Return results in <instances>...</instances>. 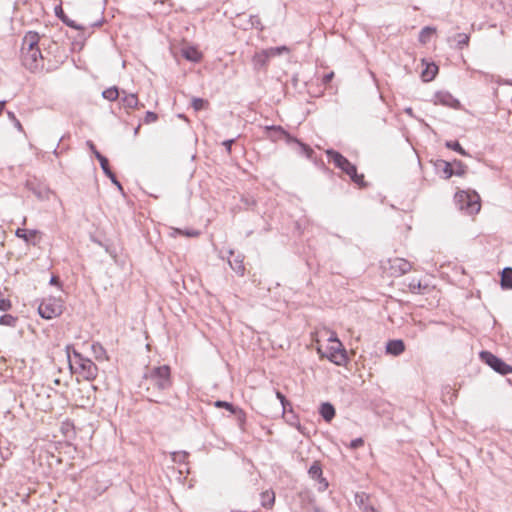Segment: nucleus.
I'll use <instances>...</instances> for the list:
<instances>
[{
	"instance_id": "f257e3e1",
	"label": "nucleus",
	"mask_w": 512,
	"mask_h": 512,
	"mask_svg": "<svg viewBox=\"0 0 512 512\" xmlns=\"http://www.w3.org/2000/svg\"><path fill=\"white\" fill-rule=\"evenodd\" d=\"M40 36L37 32L29 31L22 40L21 61L23 66L31 72L43 69V56L39 49Z\"/></svg>"
},
{
	"instance_id": "f03ea898",
	"label": "nucleus",
	"mask_w": 512,
	"mask_h": 512,
	"mask_svg": "<svg viewBox=\"0 0 512 512\" xmlns=\"http://www.w3.org/2000/svg\"><path fill=\"white\" fill-rule=\"evenodd\" d=\"M147 390L164 391L171 387V370L168 365L151 368L144 376Z\"/></svg>"
},
{
	"instance_id": "7ed1b4c3",
	"label": "nucleus",
	"mask_w": 512,
	"mask_h": 512,
	"mask_svg": "<svg viewBox=\"0 0 512 512\" xmlns=\"http://www.w3.org/2000/svg\"><path fill=\"white\" fill-rule=\"evenodd\" d=\"M326 155L328 157V160L330 162H333L337 168L341 169L344 173H346L354 183L361 187L366 185L364 182V175L358 174L356 166L352 164L341 153L333 149H328L326 150Z\"/></svg>"
},
{
	"instance_id": "20e7f679",
	"label": "nucleus",
	"mask_w": 512,
	"mask_h": 512,
	"mask_svg": "<svg viewBox=\"0 0 512 512\" xmlns=\"http://www.w3.org/2000/svg\"><path fill=\"white\" fill-rule=\"evenodd\" d=\"M455 203L468 215L477 214L481 209L480 196L475 191H459L455 194Z\"/></svg>"
},
{
	"instance_id": "39448f33",
	"label": "nucleus",
	"mask_w": 512,
	"mask_h": 512,
	"mask_svg": "<svg viewBox=\"0 0 512 512\" xmlns=\"http://www.w3.org/2000/svg\"><path fill=\"white\" fill-rule=\"evenodd\" d=\"M74 366L76 372L85 380H94L98 375V367L96 364L92 360L83 357L77 351L73 352V364H71V367Z\"/></svg>"
},
{
	"instance_id": "423d86ee",
	"label": "nucleus",
	"mask_w": 512,
	"mask_h": 512,
	"mask_svg": "<svg viewBox=\"0 0 512 512\" xmlns=\"http://www.w3.org/2000/svg\"><path fill=\"white\" fill-rule=\"evenodd\" d=\"M62 307L60 300L48 298L40 303L38 313L42 318L50 320L62 314Z\"/></svg>"
},
{
	"instance_id": "0eeeda50",
	"label": "nucleus",
	"mask_w": 512,
	"mask_h": 512,
	"mask_svg": "<svg viewBox=\"0 0 512 512\" xmlns=\"http://www.w3.org/2000/svg\"><path fill=\"white\" fill-rule=\"evenodd\" d=\"M481 360L501 375L510 373L511 366L489 351L480 352Z\"/></svg>"
},
{
	"instance_id": "6e6552de",
	"label": "nucleus",
	"mask_w": 512,
	"mask_h": 512,
	"mask_svg": "<svg viewBox=\"0 0 512 512\" xmlns=\"http://www.w3.org/2000/svg\"><path fill=\"white\" fill-rule=\"evenodd\" d=\"M266 136L272 141H278L280 139H285L287 144H292V141H297V139L291 136L286 130H284L281 126H266L265 127Z\"/></svg>"
},
{
	"instance_id": "1a4fd4ad",
	"label": "nucleus",
	"mask_w": 512,
	"mask_h": 512,
	"mask_svg": "<svg viewBox=\"0 0 512 512\" xmlns=\"http://www.w3.org/2000/svg\"><path fill=\"white\" fill-rule=\"evenodd\" d=\"M326 357L333 362L334 364L341 366L347 362V354L341 342H338V345L331 346L329 348V354Z\"/></svg>"
},
{
	"instance_id": "9d476101",
	"label": "nucleus",
	"mask_w": 512,
	"mask_h": 512,
	"mask_svg": "<svg viewBox=\"0 0 512 512\" xmlns=\"http://www.w3.org/2000/svg\"><path fill=\"white\" fill-rule=\"evenodd\" d=\"M310 478L318 482V491L323 492L328 488V481L322 476V467L318 461H315L309 468Z\"/></svg>"
},
{
	"instance_id": "9b49d317",
	"label": "nucleus",
	"mask_w": 512,
	"mask_h": 512,
	"mask_svg": "<svg viewBox=\"0 0 512 512\" xmlns=\"http://www.w3.org/2000/svg\"><path fill=\"white\" fill-rule=\"evenodd\" d=\"M389 264L390 271L393 276H402L408 273L412 268L410 262L403 258H394L389 260Z\"/></svg>"
},
{
	"instance_id": "f8f14e48",
	"label": "nucleus",
	"mask_w": 512,
	"mask_h": 512,
	"mask_svg": "<svg viewBox=\"0 0 512 512\" xmlns=\"http://www.w3.org/2000/svg\"><path fill=\"white\" fill-rule=\"evenodd\" d=\"M97 160L99 161L104 174L118 187V189L122 190L121 183L117 180L116 175L110 169L108 159L101 153H97Z\"/></svg>"
},
{
	"instance_id": "ddd939ff",
	"label": "nucleus",
	"mask_w": 512,
	"mask_h": 512,
	"mask_svg": "<svg viewBox=\"0 0 512 512\" xmlns=\"http://www.w3.org/2000/svg\"><path fill=\"white\" fill-rule=\"evenodd\" d=\"M435 97H436L437 103L444 105V106H448L451 108H457L460 105L459 100L454 98L448 92H439L436 94Z\"/></svg>"
},
{
	"instance_id": "4468645a",
	"label": "nucleus",
	"mask_w": 512,
	"mask_h": 512,
	"mask_svg": "<svg viewBox=\"0 0 512 512\" xmlns=\"http://www.w3.org/2000/svg\"><path fill=\"white\" fill-rule=\"evenodd\" d=\"M232 256V259L229 260L230 267L240 276L244 275L245 266L243 263L244 257L240 254L235 255L234 251L229 252Z\"/></svg>"
},
{
	"instance_id": "2eb2a0df",
	"label": "nucleus",
	"mask_w": 512,
	"mask_h": 512,
	"mask_svg": "<svg viewBox=\"0 0 512 512\" xmlns=\"http://www.w3.org/2000/svg\"><path fill=\"white\" fill-rule=\"evenodd\" d=\"M123 96L121 97V102L125 108L129 109H140L143 108L144 105L140 104L136 94H127L125 91H122Z\"/></svg>"
},
{
	"instance_id": "dca6fc26",
	"label": "nucleus",
	"mask_w": 512,
	"mask_h": 512,
	"mask_svg": "<svg viewBox=\"0 0 512 512\" xmlns=\"http://www.w3.org/2000/svg\"><path fill=\"white\" fill-rule=\"evenodd\" d=\"M404 350H405V344L400 339L390 340V341H388V343L386 345L387 353L394 355V356H398V355L402 354L404 352Z\"/></svg>"
},
{
	"instance_id": "f3484780",
	"label": "nucleus",
	"mask_w": 512,
	"mask_h": 512,
	"mask_svg": "<svg viewBox=\"0 0 512 512\" xmlns=\"http://www.w3.org/2000/svg\"><path fill=\"white\" fill-rule=\"evenodd\" d=\"M319 412L326 422H330L335 417V408L329 402L322 403Z\"/></svg>"
},
{
	"instance_id": "a211bd4d",
	"label": "nucleus",
	"mask_w": 512,
	"mask_h": 512,
	"mask_svg": "<svg viewBox=\"0 0 512 512\" xmlns=\"http://www.w3.org/2000/svg\"><path fill=\"white\" fill-rule=\"evenodd\" d=\"M453 164L445 160H439L436 164L438 170L442 171L443 178L449 179L454 175Z\"/></svg>"
},
{
	"instance_id": "6ab92c4d",
	"label": "nucleus",
	"mask_w": 512,
	"mask_h": 512,
	"mask_svg": "<svg viewBox=\"0 0 512 512\" xmlns=\"http://www.w3.org/2000/svg\"><path fill=\"white\" fill-rule=\"evenodd\" d=\"M182 55L185 59L192 61V62H199L202 58L201 52H199L194 47H187L182 50Z\"/></svg>"
},
{
	"instance_id": "aec40b11",
	"label": "nucleus",
	"mask_w": 512,
	"mask_h": 512,
	"mask_svg": "<svg viewBox=\"0 0 512 512\" xmlns=\"http://www.w3.org/2000/svg\"><path fill=\"white\" fill-rule=\"evenodd\" d=\"M275 502V493L272 490H266L261 493V505L266 508L270 509L273 507Z\"/></svg>"
},
{
	"instance_id": "412c9836",
	"label": "nucleus",
	"mask_w": 512,
	"mask_h": 512,
	"mask_svg": "<svg viewBox=\"0 0 512 512\" xmlns=\"http://www.w3.org/2000/svg\"><path fill=\"white\" fill-rule=\"evenodd\" d=\"M501 286L506 289H512V268L506 267L501 273Z\"/></svg>"
},
{
	"instance_id": "4be33fe9",
	"label": "nucleus",
	"mask_w": 512,
	"mask_h": 512,
	"mask_svg": "<svg viewBox=\"0 0 512 512\" xmlns=\"http://www.w3.org/2000/svg\"><path fill=\"white\" fill-rule=\"evenodd\" d=\"M438 72V67L435 64L427 65L426 69L422 72V79L424 82H429L434 79Z\"/></svg>"
},
{
	"instance_id": "5701e85b",
	"label": "nucleus",
	"mask_w": 512,
	"mask_h": 512,
	"mask_svg": "<svg viewBox=\"0 0 512 512\" xmlns=\"http://www.w3.org/2000/svg\"><path fill=\"white\" fill-rule=\"evenodd\" d=\"M214 406L217 407V408H225V409H227L232 414H238V413L243 414L242 409H240L238 407H235L233 404H231L229 402H226V401L217 400L214 403Z\"/></svg>"
},
{
	"instance_id": "b1692460",
	"label": "nucleus",
	"mask_w": 512,
	"mask_h": 512,
	"mask_svg": "<svg viewBox=\"0 0 512 512\" xmlns=\"http://www.w3.org/2000/svg\"><path fill=\"white\" fill-rule=\"evenodd\" d=\"M103 98L109 101H115L120 97V92L117 87H109L102 92Z\"/></svg>"
},
{
	"instance_id": "393cba45",
	"label": "nucleus",
	"mask_w": 512,
	"mask_h": 512,
	"mask_svg": "<svg viewBox=\"0 0 512 512\" xmlns=\"http://www.w3.org/2000/svg\"><path fill=\"white\" fill-rule=\"evenodd\" d=\"M37 234V231L36 230H26V229H22V228H18L15 232V235L18 237V238H21L23 239L24 241L26 242H29L31 238L35 237Z\"/></svg>"
},
{
	"instance_id": "a878e982",
	"label": "nucleus",
	"mask_w": 512,
	"mask_h": 512,
	"mask_svg": "<svg viewBox=\"0 0 512 512\" xmlns=\"http://www.w3.org/2000/svg\"><path fill=\"white\" fill-rule=\"evenodd\" d=\"M269 58V54L266 51L256 53L253 57L254 64L256 66H264Z\"/></svg>"
},
{
	"instance_id": "bb28decb",
	"label": "nucleus",
	"mask_w": 512,
	"mask_h": 512,
	"mask_svg": "<svg viewBox=\"0 0 512 512\" xmlns=\"http://www.w3.org/2000/svg\"><path fill=\"white\" fill-rule=\"evenodd\" d=\"M445 146L451 150L458 152L463 156H468V153L462 148L458 141H447Z\"/></svg>"
},
{
	"instance_id": "cd10ccee",
	"label": "nucleus",
	"mask_w": 512,
	"mask_h": 512,
	"mask_svg": "<svg viewBox=\"0 0 512 512\" xmlns=\"http://www.w3.org/2000/svg\"><path fill=\"white\" fill-rule=\"evenodd\" d=\"M454 175L463 176L467 171V166L460 160H454L453 162Z\"/></svg>"
},
{
	"instance_id": "c85d7f7f",
	"label": "nucleus",
	"mask_w": 512,
	"mask_h": 512,
	"mask_svg": "<svg viewBox=\"0 0 512 512\" xmlns=\"http://www.w3.org/2000/svg\"><path fill=\"white\" fill-rule=\"evenodd\" d=\"M209 106V102L202 98H193L192 107L195 111L206 109Z\"/></svg>"
},
{
	"instance_id": "c756f323",
	"label": "nucleus",
	"mask_w": 512,
	"mask_h": 512,
	"mask_svg": "<svg viewBox=\"0 0 512 512\" xmlns=\"http://www.w3.org/2000/svg\"><path fill=\"white\" fill-rule=\"evenodd\" d=\"M470 37L466 33H458L456 35L457 46L459 49H463L465 46H468Z\"/></svg>"
},
{
	"instance_id": "7c9ffc66",
	"label": "nucleus",
	"mask_w": 512,
	"mask_h": 512,
	"mask_svg": "<svg viewBox=\"0 0 512 512\" xmlns=\"http://www.w3.org/2000/svg\"><path fill=\"white\" fill-rule=\"evenodd\" d=\"M16 322L17 318L10 314H5L0 317V325L14 327Z\"/></svg>"
},
{
	"instance_id": "2f4dec72",
	"label": "nucleus",
	"mask_w": 512,
	"mask_h": 512,
	"mask_svg": "<svg viewBox=\"0 0 512 512\" xmlns=\"http://www.w3.org/2000/svg\"><path fill=\"white\" fill-rule=\"evenodd\" d=\"M11 301L6 297L5 293L0 289V311H8L11 308Z\"/></svg>"
},
{
	"instance_id": "473e14b6",
	"label": "nucleus",
	"mask_w": 512,
	"mask_h": 512,
	"mask_svg": "<svg viewBox=\"0 0 512 512\" xmlns=\"http://www.w3.org/2000/svg\"><path fill=\"white\" fill-rule=\"evenodd\" d=\"M292 143H296L300 147L301 152L303 154H305L307 158H311L312 157V154L314 153V151H313V149L310 146H308L307 144L301 142L298 139H297V141H292Z\"/></svg>"
},
{
	"instance_id": "72a5a7b5",
	"label": "nucleus",
	"mask_w": 512,
	"mask_h": 512,
	"mask_svg": "<svg viewBox=\"0 0 512 512\" xmlns=\"http://www.w3.org/2000/svg\"><path fill=\"white\" fill-rule=\"evenodd\" d=\"M436 31L435 28H432V27H424L421 32H420V36H419V40L420 42L422 43H426L427 41V38L433 34L434 32Z\"/></svg>"
},
{
	"instance_id": "f704fd0d",
	"label": "nucleus",
	"mask_w": 512,
	"mask_h": 512,
	"mask_svg": "<svg viewBox=\"0 0 512 512\" xmlns=\"http://www.w3.org/2000/svg\"><path fill=\"white\" fill-rule=\"evenodd\" d=\"M8 118L12 121L14 124V127L21 133H24V128L20 121L17 119L16 115L12 111H7Z\"/></svg>"
},
{
	"instance_id": "c9c22d12",
	"label": "nucleus",
	"mask_w": 512,
	"mask_h": 512,
	"mask_svg": "<svg viewBox=\"0 0 512 512\" xmlns=\"http://www.w3.org/2000/svg\"><path fill=\"white\" fill-rule=\"evenodd\" d=\"M187 458H188V453L185 451H179V452L172 453V460L176 463L185 462Z\"/></svg>"
},
{
	"instance_id": "e433bc0d",
	"label": "nucleus",
	"mask_w": 512,
	"mask_h": 512,
	"mask_svg": "<svg viewBox=\"0 0 512 512\" xmlns=\"http://www.w3.org/2000/svg\"><path fill=\"white\" fill-rule=\"evenodd\" d=\"M158 120V115L152 111H147L144 117L145 124H151Z\"/></svg>"
},
{
	"instance_id": "4c0bfd02",
	"label": "nucleus",
	"mask_w": 512,
	"mask_h": 512,
	"mask_svg": "<svg viewBox=\"0 0 512 512\" xmlns=\"http://www.w3.org/2000/svg\"><path fill=\"white\" fill-rule=\"evenodd\" d=\"M92 350L96 356V358H101L105 354V350L99 343L92 344Z\"/></svg>"
},
{
	"instance_id": "58836bf2",
	"label": "nucleus",
	"mask_w": 512,
	"mask_h": 512,
	"mask_svg": "<svg viewBox=\"0 0 512 512\" xmlns=\"http://www.w3.org/2000/svg\"><path fill=\"white\" fill-rule=\"evenodd\" d=\"M363 445H364V440L361 437H359V438L352 440L350 442V444L348 445V447L350 449H358V448L362 447Z\"/></svg>"
},
{
	"instance_id": "ea45409f",
	"label": "nucleus",
	"mask_w": 512,
	"mask_h": 512,
	"mask_svg": "<svg viewBox=\"0 0 512 512\" xmlns=\"http://www.w3.org/2000/svg\"><path fill=\"white\" fill-rule=\"evenodd\" d=\"M365 498H366V495L364 493L355 495V502L357 503V505L360 507L361 510H362L363 506L367 505L365 503Z\"/></svg>"
},
{
	"instance_id": "a19ab883",
	"label": "nucleus",
	"mask_w": 512,
	"mask_h": 512,
	"mask_svg": "<svg viewBox=\"0 0 512 512\" xmlns=\"http://www.w3.org/2000/svg\"><path fill=\"white\" fill-rule=\"evenodd\" d=\"M409 289L412 293L419 292L421 289V282L412 280L411 283L409 284Z\"/></svg>"
},
{
	"instance_id": "79ce46f5",
	"label": "nucleus",
	"mask_w": 512,
	"mask_h": 512,
	"mask_svg": "<svg viewBox=\"0 0 512 512\" xmlns=\"http://www.w3.org/2000/svg\"><path fill=\"white\" fill-rule=\"evenodd\" d=\"M61 19H62V20H63V22H64L66 25H68L69 27H72V28H75V29H78V30L82 29V27H81V26L76 25V23H75L73 20H69V19H67L65 16H62V17H61Z\"/></svg>"
},
{
	"instance_id": "37998d69",
	"label": "nucleus",
	"mask_w": 512,
	"mask_h": 512,
	"mask_svg": "<svg viewBox=\"0 0 512 512\" xmlns=\"http://www.w3.org/2000/svg\"><path fill=\"white\" fill-rule=\"evenodd\" d=\"M235 142V139H228L223 141L222 145L225 147L228 154H231L232 145Z\"/></svg>"
},
{
	"instance_id": "c03bdc74",
	"label": "nucleus",
	"mask_w": 512,
	"mask_h": 512,
	"mask_svg": "<svg viewBox=\"0 0 512 512\" xmlns=\"http://www.w3.org/2000/svg\"><path fill=\"white\" fill-rule=\"evenodd\" d=\"M333 77H334V72H329V73L325 74L322 78V84L327 85L328 83L331 82Z\"/></svg>"
},
{
	"instance_id": "a18cd8bd",
	"label": "nucleus",
	"mask_w": 512,
	"mask_h": 512,
	"mask_svg": "<svg viewBox=\"0 0 512 512\" xmlns=\"http://www.w3.org/2000/svg\"><path fill=\"white\" fill-rule=\"evenodd\" d=\"M86 144L89 147V149L91 150V152L97 158V153H100V152L96 149V146L94 145V143L92 141L88 140Z\"/></svg>"
},
{
	"instance_id": "49530a36",
	"label": "nucleus",
	"mask_w": 512,
	"mask_h": 512,
	"mask_svg": "<svg viewBox=\"0 0 512 512\" xmlns=\"http://www.w3.org/2000/svg\"><path fill=\"white\" fill-rule=\"evenodd\" d=\"M250 21L252 26L256 28H258L259 25L261 24L260 18L258 16H251Z\"/></svg>"
},
{
	"instance_id": "de8ad7c7",
	"label": "nucleus",
	"mask_w": 512,
	"mask_h": 512,
	"mask_svg": "<svg viewBox=\"0 0 512 512\" xmlns=\"http://www.w3.org/2000/svg\"><path fill=\"white\" fill-rule=\"evenodd\" d=\"M177 232L181 233L183 235L189 236V237H194V236L198 235V232H196V231H185V232H183V231L177 229Z\"/></svg>"
},
{
	"instance_id": "09e8293b",
	"label": "nucleus",
	"mask_w": 512,
	"mask_h": 512,
	"mask_svg": "<svg viewBox=\"0 0 512 512\" xmlns=\"http://www.w3.org/2000/svg\"><path fill=\"white\" fill-rule=\"evenodd\" d=\"M328 341H329V342L336 343L337 345H338V342H340V341L338 340L337 335H336V333H335V332H331V333H330V336H329V338H328Z\"/></svg>"
},
{
	"instance_id": "8fccbe9b",
	"label": "nucleus",
	"mask_w": 512,
	"mask_h": 512,
	"mask_svg": "<svg viewBox=\"0 0 512 512\" xmlns=\"http://www.w3.org/2000/svg\"><path fill=\"white\" fill-rule=\"evenodd\" d=\"M362 512H378L373 506L365 505L362 508Z\"/></svg>"
},
{
	"instance_id": "3c124183",
	"label": "nucleus",
	"mask_w": 512,
	"mask_h": 512,
	"mask_svg": "<svg viewBox=\"0 0 512 512\" xmlns=\"http://www.w3.org/2000/svg\"><path fill=\"white\" fill-rule=\"evenodd\" d=\"M276 396L281 401V403L284 405V403L286 401L285 396L281 392H279V391L276 392Z\"/></svg>"
},
{
	"instance_id": "603ef678",
	"label": "nucleus",
	"mask_w": 512,
	"mask_h": 512,
	"mask_svg": "<svg viewBox=\"0 0 512 512\" xmlns=\"http://www.w3.org/2000/svg\"><path fill=\"white\" fill-rule=\"evenodd\" d=\"M404 112H405L407 115L411 116V117H413V116H414V114H413V109H412L411 107H407V108H405V109H404Z\"/></svg>"
},
{
	"instance_id": "864d4df0",
	"label": "nucleus",
	"mask_w": 512,
	"mask_h": 512,
	"mask_svg": "<svg viewBox=\"0 0 512 512\" xmlns=\"http://www.w3.org/2000/svg\"><path fill=\"white\" fill-rule=\"evenodd\" d=\"M5 105H6V101H0V115L3 113Z\"/></svg>"
},
{
	"instance_id": "5fc2aeb1",
	"label": "nucleus",
	"mask_w": 512,
	"mask_h": 512,
	"mask_svg": "<svg viewBox=\"0 0 512 512\" xmlns=\"http://www.w3.org/2000/svg\"><path fill=\"white\" fill-rule=\"evenodd\" d=\"M54 384H55V385H60V379H58V378H57V379H55V380H54Z\"/></svg>"
},
{
	"instance_id": "6e6d98bb",
	"label": "nucleus",
	"mask_w": 512,
	"mask_h": 512,
	"mask_svg": "<svg viewBox=\"0 0 512 512\" xmlns=\"http://www.w3.org/2000/svg\"><path fill=\"white\" fill-rule=\"evenodd\" d=\"M503 84H506V85H512V82H511V81H509V80H506V81H504V82H503Z\"/></svg>"
},
{
	"instance_id": "4d7b16f0",
	"label": "nucleus",
	"mask_w": 512,
	"mask_h": 512,
	"mask_svg": "<svg viewBox=\"0 0 512 512\" xmlns=\"http://www.w3.org/2000/svg\"><path fill=\"white\" fill-rule=\"evenodd\" d=\"M510 373H512V367H511Z\"/></svg>"
}]
</instances>
